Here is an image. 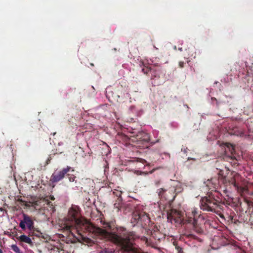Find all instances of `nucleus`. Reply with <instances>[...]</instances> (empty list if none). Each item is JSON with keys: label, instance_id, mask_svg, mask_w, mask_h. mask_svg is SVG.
<instances>
[{"label": "nucleus", "instance_id": "obj_18", "mask_svg": "<svg viewBox=\"0 0 253 253\" xmlns=\"http://www.w3.org/2000/svg\"><path fill=\"white\" fill-rule=\"evenodd\" d=\"M200 216V214L198 213L197 210L196 209H193L191 211V216H187L188 217H192V218L197 219V217Z\"/></svg>", "mask_w": 253, "mask_h": 253}, {"label": "nucleus", "instance_id": "obj_30", "mask_svg": "<svg viewBox=\"0 0 253 253\" xmlns=\"http://www.w3.org/2000/svg\"><path fill=\"white\" fill-rule=\"evenodd\" d=\"M50 159H51V157H49V158H48L46 161V164H48L50 161Z\"/></svg>", "mask_w": 253, "mask_h": 253}, {"label": "nucleus", "instance_id": "obj_14", "mask_svg": "<svg viewBox=\"0 0 253 253\" xmlns=\"http://www.w3.org/2000/svg\"><path fill=\"white\" fill-rule=\"evenodd\" d=\"M150 222V218L149 215L143 211H141L140 220V222L142 225L146 226L149 224Z\"/></svg>", "mask_w": 253, "mask_h": 253}, {"label": "nucleus", "instance_id": "obj_23", "mask_svg": "<svg viewBox=\"0 0 253 253\" xmlns=\"http://www.w3.org/2000/svg\"><path fill=\"white\" fill-rule=\"evenodd\" d=\"M11 247V249L15 253H20V250L16 245H12Z\"/></svg>", "mask_w": 253, "mask_h": 253}, {"label": "nucleus", "instance_id": "obj_11", "mask_svg": "<svg viewBox=\"0 0 253 253\" xmlns=\"http://www.w3.org/2000/svg\"><path fill=\"white\" fill-rule=\"evenodd\" d=\"M150 233L151 237L149 239L150 242H152V240L154 239L155 242L156 243L157 241H160L161 239L164 238V235L159 230H154L153 231H151Z\"/></svg>", "mask_w": 253, "mask_h": 253}, {"label": "nucleus", "instance_id": "obj_27", "mask_svg": "<svg viewBox=\"0 0 253 253\" xmlns=\"http://www.w3.org/2000/svg\"><path fill=\"white\" fill-rule=\"evenodd\" d=\"M141 239L142 240H143L144 241H145L146 243H149V240H148V239L145 237H143Z\"/></svg>", "mask_w": 253, "mask_h": 253}, {"label": "nucleus", "instance_id": "obj_12", "mask_svg": "<svg viewBox=\"0 0 253 253\" xmlns=\"http://www.w3.org/2000/svg\"><path fill=\"white\" fill-rule=\"evenodd\" d=\"M225 152L231 159L235 158L234 154L235 153L234 146L231 143H226L225 144Z\"/></svg>", "mask_w": 253, "mask_h": 253}, {"label": "nucleus", "instance_id": "obj_22", "mask_svg": "<svg viewBox=\"0 0 253 253\" xmlns=\"http://www.w3.org/2000/svg\"><path fill=\"white\" fill-rule=\"evenodd\" d=\"M99 253H115L112 249L105 248L100 251Z\"/></svg>", "mask_w": 253, "mask_h": 253}, {"label": "nucleus", "instance_id": "obj_7", "mask_svg": "<svg viewBox=\"0 0 253 253\" xmlns=\"http://www.w3.org/2000/svg\"><path fill=\"white\" fill-rule=\"evenodd\" d=\"M168 220L171 223H172L173 221L177 223L182 222L179 212L175 210H171L168 212Z\"/></svg>", "mask_w": 253, "mask_h": 253}, {"label": "nucleus", "instance_id": "obj_19", "mask_svg": "<svg viewBox=\"0 0 253 253\" xmlns=\"http://www.w3.org/2000/svg\"><path fill=\"white\" fill-rule=\"evenodd\" d=\"M122 205V199L120 198H118L114 204V208L117 209L118 210H120Z\"/></svg>", "mask_w": 253, "mask_h": 253}, {"label": "nucleus", "instance_id": "obj_31", "mask_svg": "<svg viewBox=\"0 0 253 253\" xmlns=\"http://www.w3.org/2000/svg\"><path fill=\"white\" fill-rule=\"evenodd\" d=\"M156 169H153L152 170H151V171H149V173L151 174L153 173L155 171V170Z\"/></svg>", "mask_w": 253, "mask_h": 253}, {"label": "nucleus", "instance_id": "obj_9", "mask_svg": "<svg viewBox=\"0 0 253 253\" xmlns=\"http://www.w3.org/2000/svg\"><path fill=\"white\" fill-rule=\"evenodd\" d=\"M137 143L139 147H144L145 144L150 141V136L148 133L142 132L137 135Z\"/></svg>", "mask_w": 253, "mask_h": 253}, {"label": "nucleus", "instance_id": "obj_21", "mask_svg": "<svg viewBox=\"0 0 253 253\" xmlns=\"http://www.w3.org/2000/svg\"><path fill=\"white\" fill-rule=\"evenodd\" d=\"M66 176L68 178L69 181H70V182L75 181L76 182V176L75 175H74L73 174L67 172Z\"/></svg>", "mask_w": 253, "mask_h": 253}, {"label": "nucleus", "instance_id": "obj_5", "mask_svg": "<svg viewBox=\"0 0 253 253\" xmlns=\"http://www.w3.org/2000/svg\"><path fill=\"white\" fill-rule=\"evenodd\" d=\"M71 170L72 172L74 171L71 167L67 166L60 170L55 171L52 174L51 180L53 182H59L66 175L67 172H69Z\"/></svg>", "mask_w": 253, "mask_h": 253}, {"label": "nucleus", "instance_id": "obj_6", "mask_svg": "<svg viewBox=\"0 0 253 253\" xmlns=\"http://www.w3.org/2000/svg\"><path fill=\"white\" fill-rule=\"evenodd\" d=\"M34 224V221L30 216L25 213L23 214V219L21 220L19 223V227L23 230H25L26 227L29 230H33Z\"/></svg>", "mask_w": 253, "mask_h": 253}, {"label": "nucleus", "instance_id": "obj_15", "mask_svg": "<svg viewBox=\"0 0 253 253\" xmlns=\"http://www.w3.org/2000/svg\"><path fill=\"white\" fill-rule=\"evenodd\" d=\"M141 212L135 211L133 213L131 218L132 223H139L140 220Z\"/></svg>", "mask_w": 253, "mask_h": 253}, {"label": "nucleus", "instance_id": "obj_32", "mask_svg": "<svg viewBox=\"0 0 253 253\" xmlns=\"http://www.w3.org/2000/svg\"><path fill=\"white\" fill-rule=\"evenodd\" d=\"M189 236L192 237H193V238H196V236H195V235H192V234H190V235H189Z\"/></svg>", "mask_w": 253, "mask_h": 253}, {"label": "nucleus", "instance_id": "obj_13", "mask_svg": "<svg viewBox=\"0 0 253 253\" xmlns=\"http://www.w3.org/2000/svg\"><path fill=\"white\" fill-rule=\"evenodd\" d=\"M142 65H140L141 66H143L144 68H142V71L145 74H148L149 73L151 72H156L158 69L159 66L158 65H155V66H146L144 64L143 62H142Z\"/></svg>", "mask_w": 253, "mask_h": 253}, {"label": "nucleus", "instance_id": "obj_20", "mask_svg": "<svg viewBox=\"0 0 253 253\" xmlns=\"http://www.w3.org/2000/svg\"><path fill=\"white\" fill-rule=\"evenodd\" d=\"M17 202H19L22 206H24L26 207H30V205L29 204V202H26L24 200H23L21 198H18L17 200Z\"/></svg>", "mask_w": 253, "mask_h": 253}, {"label": "nucleus", "instance_id": "obj_16", "mask_svg": "<svg viewBox=\"0 0 253 253\" xmlns=\"http://www.w3.org/2000/svg\"><path fill=\"white\" fill-rule=\"evenodd\" d=\"M21 242H24L28 244H31L32 243L31 239L25 235H22L19 236L18 238Z\"/></svg>", "mask_w": 253, "mask_h": 253}, {"label": "nucleus", "instance_id": "obj_17", "mask_svg": "<svg viewBox=\"0 0 253 253\" xmlns=\"http://www.w3.org/2000/svg\"><path fill=\"white\" fill-rule=\"evenodd\" d=\"M251 204V202L247 200H245L244 203H240V207L242 210V211H244V208H246L247 210L246 211V212L248 210Z\"/></svg>", "mask_w": 253, "mask_h": 253}, {"label": "nucleus", "instance_id": "obj_26", "mask_svg": "<svg viewBox=\"0 0 253 253\" xmlns=\"http://www.w3.org/2000/svg\"><path fill=\"white\" fill-rule=\"evenodd\" d=\"M175 249H176V250L177 251V252L180 253L181 251H182V249L179 247V246H175Z\"/></svg>", "mask_w": 253, "mask_h": 253}, {"label": "nucleus", "instance_id": "obj_37", "mask_svg": "<svg viewBox=\"0 0 253 253\" xmlns=\"http://www.w3.org/2000/svg\"><path fill=\"white\" fill-rule=\"evenodd\" d=\"M0 252L1 253V249H0Z\"/></svg>", "mask_w": 253, "mask_h": 253}, {"label": "nucleus", "instance_id": "obj_33", "mask_svg": "<svg viewBox=\"0 0 253 253\" xmlns=\"http://www.w3.org/2000/svg\"><path fill=\"white\" fill-rule=\"evenodd\" d=\"M90 65L92 66H94V64L93 63H90Z\"/></svg>", "mask_w": 253, "mask_h": 253}, {"label": "nucleus", "instance_id": "obj_3", "mask_svg": "<svg viewBox=\"0 0 253 253\" xmlns=\"http://www.w3.org/2000/svg\"><path fill=\"white\" fill-rule=\"evenodd\" d=\"M241 180V177L238 173H235L230 179H228L229 183L233 185L242 196L249 194L247 186L242 183Z\"/></svg>", "mask_w": 253, "mask_h": 253}, {"label": "nucleus", "instance_id": "obj_36", "mask_svg": "<svg viewBox=\"0 0 253 253\" xmlns=\"http://www.w3.org/2000/svg\"><path fill=\"white\" fill-rule=\"evenodd\" d=\"M252 195H253V191L252 192Z\"/></svg>", "mask_w": 253, "mask_h": 253}, {"label": "nucleus", "instance_id": "obj_4", "mask_svg": "<svg viewBox=\"0 0 253 253\" xmlns=\"http://www.w3.org/2000/svg\"><path fill=\"white\" fill-rule=\"evenodd\" d=\"M72 209H74V210H75L78 212L79 215L78 216L79 218L81 219L83 221L84 223H85V220H84L83 219V218L80 216V214L79 210H77L75 208H72L69 211L68 217L65 219V221H64L63 224L61 223V225H63V226H62L63 229L65 231H69V232H71V230L73 228H76V229H77L78 228H80L82 230L84 229V225H82L81 226H79V225L78 226L77 225H72V226H71V227H70V229H67L66 228V226L67 225H68V221L69 222V221L72 220V218L71 217H70V214H69L70 211Z\"/></svg>", "mask_w": 253, "mask_h": 253}, {"label": "nucleus", "instance_id": "obj_29", "mask_svg": "<svg viewBox=\"0 0 253 253\" xmlns=\"http://www.w3.org/2000/svg\"><path fill=\"white\" fill-rule=\"evenodd\" d=\"M160 182L161 181L160 180L156 181H155V185L158 186L160 184Z\"/></svg>", "mask_w": 253, "mask_h": 253}, {"label": "nucleus", "instance_id": "obj_35", "mask_svg": "<svg viewBox=\"0 0 253 253\" xmlns=\"http://www.w3.org/2000/svg\"><path fill=\"white\" fill-rule=\"evenodd\" d=\"M56 134V132L53 133V135H54Z\"/></svg>", "mask_w": 253, "mask_h": 253}, {"label": "nucleus", "instance_id": "obj_8", "mask_svg": "<svg viewBox=\"0 0 253 253\" xmlns=\"http://www.w3.org/2000/svg\"><path fill=\"white\" fill-rule=\"evenodd\" d=\"M185 222L191 224L193 226L194 230L198 234H202L204 232L201 225L198 223L197 219H194L192 217H188L185 219Z\"/></svg>", "mask_w": 253, "mask_h": 253}, {"label": "nucleus", "instance_id": "obj_25", "mask_svg": "<svg viewBox=\"0 0 253 253\" xmlns=\"http://www.w3.org/2000/svg\"><path fill=\"white\" fill-rule=\"evenodd\" d=\"M135 173L137 174V175L143 174V175H147L148 174V172H142V171H141L137 170V171H135Z\"/></svg>", "mask_w": 253, "mask_h": 253}, {"label": "nucleus", "instance_id": "obj_34", "mask_svg": "<svg viewBox=\"0 0 253 253\" xmlns=\"http://www.w3.org/2000/svg\"><path fill=\"white\" fill-rule=\"evenodd\" d=\"M57 252H59V249H58V248H57Z\"/></svg>", "mask_w": 253, "mask_h": 253}, {"label": "nucleus", "instance_id": "obj_10", "mask_svg": "<svg viewBox=\"0 0 253 253\" xmlns=\"http://www.w3.org/2000/svg\"><path fill=\"white\" fill-rule=\"evenodd\" d=\"M51 202H46L44 199H38L36 200L29 201L30 207H33L36 210H40L45 204L50 205Z\"/></svg>", "mask_w": 253, "mask_h": 253}, {"label": "nucleus", "instance_id": "obj_24", "mask_svg": "<svg viewBox=\"0 0 253 253\" xmlns=\"http://www.w3.org/2000/svg\"><path fill=\"white\" fill-rule=\"evenodd\" d=\"M82 240L83 241V243H91V240L89 239L87 237H84L83 236H82Z\"/></svg>", "mask_w": 253, "mask_h": 253}, {"label": "nucleus", "instance_id": "obj_28", "mask_svg": "<svg viewBox=\"0 0 253 253\" xmlns=\"http://www.w3.org/2000/svg\"><path fill=\"white\" fill-rule=\"evenodd\" d=\"M184 62L180 61L179 62V66L180 68H183L184 67Z\"/></svg>", "mask_w": 253, "mask_h": 253}, {"label": "nucleus", "instance_id": "obj_1", "mask_svg": "<svg viewBox=\"0 0 253 253\" xmlns=\"http://www.w3.org/2000/svg\"><path fill=\"white\" fill-rule=\"evenodd\" d=\"M212 180H208L207 185L214 192L209 193L207 196L201 199V209L204 211L215 212L218 214L220 217L224 218L223 215L220 213L221 210L223 208V204L216 191L217 185L213 183Z\"/></svg>", "mask_w": 253, "mask_h": 253}, {"label": "nucleus", "instance_id": "obj_2", "mask_svg": "<svg viewBox=\"0 0 253 253\" xmlns=\"http://www.w3.org/2000/svg\"><path fill=\"white\" fill-rule=\"evenodd\" d=\"M157 193L161 201L163 202H172L174 200L177 195L176 188L174 186H170L167 189H158Z\"/></svg>", "mask_w": 253, "mask_h": 253}]
</instances>
